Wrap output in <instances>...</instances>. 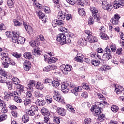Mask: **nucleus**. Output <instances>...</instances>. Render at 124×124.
<instances>
[{"mask_svg": "<svg viewBox=\"0 0 124 124\" xmlns=\"http://www.w3.org/2000/svg\"><path fill=\"white\" fill-rule=\"evenodd\" d=\"M71 90L72 93H74L75 95H78V92L82 91V87L78 86L75 87V85L72 83H68L63 82L61 83V91L64 93H67Z\"/></svg>", "mask_w": 124, "mask_h": 124, "instance_id": "obj_1", "label": "nucleus"}, {"mask_svg": "<svg viewBox=\"0 0 124 124\" xmlns=\"http://www.w3.org/2000/svg\"><path fill=\"white\" fill-rule=\"evenodd\" d=\"M13 42L17 44H24L25 43V38L20 36V33H17L16 31H13Z\"/></svg>", "mask_w": 124, "mask_h": 124, "instance_id": "obj_2", "label": "nucleus"}, {"mask_svg": "<svg viewBox=\"0 0 124 124\" xmlns=\"http://www.w3.org/2000/svg\"><path fill=\"white\" fill-rule=\"evenodd\" d=\"M40 41H45V39L44 36L42 35H38L36 37L35 41H31L30 42V44L31 47H34V48H37L39 47L40 45Z\"/></svg>", "mask_w": 124, "mask_h": 124, "instance_id": "obj_3", "label": "nucleus"}, {"mask_svg": "<svg viewBox=\"0 0 124 124\" xmlns=\"http://www.w3.org/2000/svg\"><path fill=\"white\" fill-rule=\"evenodd\" d=\"M101 105H102V103L96 102L93 107L91 108V110L93 112L94 116H97L101 114Z\"/></svg>", "mask_w": 124, "mask_h": 124, "instance_id": "obj_4", "label": "nucleus"}, {"mask_svg": "<svg viewBox=\"0 0 124 124\" xmlns=\"http://www.w3.org/2000/svg\"><path fill=\"white\" fill-rule=\"evenodd\" d=\"M60 68L61 71H62V73L65 75L68 74V72L71 71L72 69V66L68 64H67L66 65L62 64Z\"/></svg>", "mask_w": 124, "mask_h": 124, "instance_id": "obj_5", "label": "nucleus"}, {"mask_svg": "<svg viewBox=\"0 0 124 124\" xmlns=\"http://www.w3.org/2000/svg\"><path fill=\"white\" fill-rule=\"evenodd\" d=\"M66 37L65 36V35L60 33L57 35L56 40L57 41L60 42L61 45H63L66 43Z\"/></svg>", "mask_w": 124, "mask_h": 124, "instance_id": "obj_6", "label": "nucleus"}, {"mask_svg": "<svg viewBox=\"0 0 124 124\" xmlns=\"http://www.w3.org/2000/svg\"><path fill=\"white\" fill-rule=\"evenodd\" d=\"M102 7L103 9L107 10L108 11H111L113 9V5L109 4L106 0H103L102 2Z\"/></svg>", "mask_w": 124, "mask_h": 124, "instance_id": "obj_7", "label": "nucleus"}, {"mask_svg": "<svg viewBox=\"0 0 124 124\" xmlns=\"http://www.w3.org/2000/svg\"><path fill=\"white\" fill-rule=\"evenodd\" d=\"M0 57H2V58H1V60L2 62H10V58H9L8 53L0 52Z\"/></svg>", "mask_w": 124, "mask_h": 124, "instance_id": "obj_8", "label": "nucleus"}, {"mask_svg": "<svg viewBox=\"0 0 124 124\" xmlns=\"http://www.w3.org/2000/svg\"><path fill=\"white\" fill-rule=\"evenodd\" d=\"M97 57L96 60H93L91 62L92 64L94 66H98L100 64V61H101V56L100 55H97Z\"/></svg>", "mask_w": 124, "mask_h": 124, "instance_id": "obj_9", "label": "nucleus"}, {"mask_svg": "<svg viewBox=\"0 0 124 124\" xmlns=\"http://www.w3.org/2000/svg\"><path fill=\"white\" fill-rule=\"evenodd\" d=\"M55 95L53 96V98L58 102H62L63 101V99L62 98V95L60 94L59 92L57 91H54Z\"/></svg>", "mask_w": 124, "mask_h": 124, "instance_id": "obj_10", "label": "nucleus"}, {"mask_svg": "<svg viewBox=\"0 0 124 124\" xmlns=\"http://www.w3.org/2000/svg\"><path fill=\"white\" fill-rule=\"evenodd\" d=\"M114 92L117 94H121V95H124V88L121 86H118L117 87L116 86Z\"/></svg>", "mask_w": 124, "mask_h": 124, "instance_id": "obj_11", "label": "nucleus"}, {"mask_svg": "<svg viewBox=\"0 0 124 124\" xmlns=\"http://www.w3.org/2000/svg\"><path fill=\"white\" fill-rule=\"evenodd\" d=\"M23 67L24 70L26 71H29V70L31 68V62L27 60L25 61L23 63Z\"/></svg>", "mask_w": 124, "mask_h": 124, "instance_id": "obj_12", "label": "nucleus"}, {"mask_svg": "<svg viewBox=\"0 0 124 124\" xmlns=\"http://www.w3.org/2000/svg\"><path fill=\"white\" fill-rule=\"evenodd\" d=\"M65 17H66V13H65V11H62L58 13V18L59 20H63L64 19H65Z\"/></svg>", "mask_w": 124, "mask_h": 124, "instance_id": "obj_13", "label": "nucleus"}, {"mask_svg": "<svg viewBox=\"0 0 124 124\" xmlns=\"http://www.w3.org/2000/svg\"><path fill=\"white\" fill-rule=\"evenodd\" d=\"M23 26L27 32L29 33V34H31L33 31H32V28L30 26L28 25L26 23L24 22Z\"/></svg>", "mask_w": 124, "mask_h": 124, "instance_id": "obj_14", "label": "nucleus"}, {"mask_svg": "<svg viewBox=\"0 0 124 124\" xmlns=\"http://www.w3.org/2000/svg\"><path fill=\"white\" fill-rule=\"evenodd\" d=\"M35 84L36 82L34 80H30L28 84L29 89L32 92L33 91V87H35Z\"/></svg>", "mask_w": 124, "mask_h": 124, "instance_id": "obj_15", "label": "nucleus"}, {"mask_svg": "<svg viewBox=\"0 0 124 124\" xmlns=\"http://www.w3.org/2000/svg\"><path fill=\"white\" fill-rule=\"evenodd\" d=\"M87 39L90 43L97 42V38L95 36H93V35H91V36H87Z\"/></svg>", "mask_w": 124, "mask_h": 124, "instance_id": "obj_16", "label": "nucleus"}, {"mask_svg": "<svg viewBox=\"0 0 124 124\" xmlns=\"http://www.w3.org/2000/svg\"><path fill=\"white\" fill-rule=\"evenodd\" d=\"M0 75L3 76L6 79H9V73H7L6 71L2 69H0Z\"/></svg>", "mask_w": 124, "mask_h": 124, "instance_id": "obj_17", "label": "nucleus"}, {"mask_svg": "<svg viewBox=\"0 0 124 124\" xmlns=\"http://www.w3.org/2000/svg\"><path fill=\"white\" fill-rule=\"evenodd\" d=\"M24 58L26 59L27 60H31L32 59V55H31V53L29 52H26L24 53L23 54Z\"/></svg>", "mask_w": 124, "mask_h": 124, "instance_id": "obj_18", "label": "nucleus"}, {"mask_svg": "<svg viewBox=\"0 0 124 124\" xmlns=\"http://www.w3.org/2000/svg\"><path fill=\"white\" fill-rule=\"evenodd\" d=\"M58 113L59 115H60V116H65L66 114V111L64 108H61L58 109Z\"/></svg>", "mask_w": 124, "mask_h": 124, "instance_id": "obj_19", "label": "nucleus"}, {"mask_svg": "<svg viewBox=\"0 0 124 124\" xmlns=\"http://www.w3.org/2000/svg\"><path fill=\"white\" fill-rule=\"evenodd\" d=\"M92 16L94 18V19L96 20L97 22H98V23H99V22H100V19H101V17L100 16V15H99L98 13L93 14Z\"/></svg>", "mask_w": 124, "mask_h": 124, "instance_id": "obj_20", "label": "nucleus"}, {"mask_svg": "<svg viewBox=\"0 0 124 124\" xmlns=\"http://www.w3.org/2000/svg\"><path fill=\"white\" fill-rule=\"evenodd\" d=\"M36 88L37 90H43L44 85L42 82L38 81L36 83Z\"/></svg>", "mask_w": 124, "mask_h": 124, "instance_id": "obj_21", "label": "nucleus"}, {"mask_svg": "<svg viewBox=\"0 0 124 124\" xmlns=\"http://www.w3.org/2000/svg\"><path fill=\"white\" fill-rule=\"evenodd\" d=\"M45 99L47 104H50V103H52V102H53V98H52L51 96L48 95H46L45 97Z\"/></svg>", "mask_w": 124, "mask_h": 124, "instance_id": "obj_22", "label": "nucleus"}, {"mask_svg": "<svg viewBox=\"0 0 124 124\" xmlns=\"http://www.w3.org/2000/svg\"><path fill=\"white\" fill-rule=\"evenodd\" d=\"M97 96L98 98L100 99V100H102L101 103L102 105H103V103H105V97L103 96V95L101 93H97Z\"/></svg>", "mask_w": 124, "mask_h": 124, "instance_id": "obj_23", "label": "nucleus"}, {"mask_svg": "<svg viewBox=\"0 0 124 124\" xmlns=\"http://www.w3.org/2000/svg\"><path fill=\"white\" fill-rule=\"evenodd\" d=\"M41 112L44 116H46V115H50V112L48 111V109L45 108H42Z\"/></svg>", "mask_w": 124, "mask_h": 124, "instance_id": "obj_24", "label": "nucleus"}, {"mask_svg": "<svg viewBox=\"0 0 124 124\" xmlns=\"http://www.w3.org/2000/svg\"><path fill=\"white\" fill-rule=\"evenodd\" d=\"M79 43L80 46H86L87 45V40L85 38L80 39L79 40Z\"/></svg>", "mask_w": 124, "mask_h": 124, "instance_id": "obj_25", "label": "nucleus"}, {"mask_svg": "<svg viewBox=\"0 0 124 124\" xmlns=\"http://www.w3.org/2000/svg\"><path fill=\"white\" fill-rule=\"evenodd\" d=\"M22 121L23 123L26 124V123H28L30 121V117L28 115L25 114L22 116Z\"/></svg>", "mask_w": 124, "mask_h": 124, "instance_id": "obj_26", "label": "nucleus"}, {"mask_svg": "<svg viewBox=\"0 0 124 124\" xmlns=\"http://www.w3.org/2000/svg\"><path fill=\"white\" fill-rule=\"evenodd\" d=\"M40 48H39V47H37L36 48H34V53H33V55L34 56H39L40 55Z\"/></svg>", "mask_w": 124, "mask_h": 124, "instance_id": "obj_27", "label": "nucleus"}, {"mask_svg": "<svg viewBox=\"0 0 124 124\" xmlns=\"http://www.w3.org/2000/svg\"><path fill=\"white\" fill-rule=\"evenodd\" d=\"M31 100L28 98H26L24 101V104L26 107L30 106L31 105Z\"/></svg>", "mask_w": 124, "mask_h": 124, "instance_id": "obj_28", "label": "nucleus"}, {"mask_svg": "<svg viewBox=\"0 0 124 124\" xmlns=\"http://www.w3.org/2000/svg\"><path fill=\"white\" fill-rule=\"evenodd\" d=\"M45 103H46V102H45L44 100H39L37 99L36 104L39 105V106H43V105H45Z\"/></svg>", "mask_w": 124, "mask_h": 124, "instance_id": "obj_29", "label": "nucleus"}, {"mask_svg": "<svg viewBox=\"0 0 124 124\" xmlns=\"http://www.w3.org/2000/svg\"><path fill=\"white\" fill-rule=\"evenodd\" d=\"M99 36L101 37V39H104L105 40H107L108 39H109V37L106 33H100L99 34Z\"/></svg>", "mask_w": 124, "mask_h": 124, "instance_id": "obj_30", "label": "nucleus"}, {"mask_svg": "<svg viewBox=\"0 0 124 124\" xmlns=\"http://www.w3.org/2000/svg\"><path fill=\"white\" fill-rule=\"evenodd\" d=\"M32 0V1H34V2H33V5H34V6H35V7H38V8H39V9H41V8H42V5L39 4V3L36 2V0Z\"/></svg>", "mask_w": 124, "mask_h": 124, "instance_id": "obj_31", "label": "nucleus"}, {"mask_svg": "<svg viewBox=\"0 0 124 124\" xmlns=\"http://www.w3.org/2000/svg\"><path fill=\"white\" fill-rule=\"evenodd\" d=\"M14 0H7V4L10 8L14 7Z\"/></svg>", "mask_w": 124, "mask_h": 124, "instance_id": "obj_32", "label": "nucleus"}, {"mask_svg": "<svg viewBox=\"0 0 124 124\" xmlns=\"http://www.w3.org/2000/svg\"><path fill=\"white\" fill-rule=\"evenodd\" d=\"M78 12L79 15L82 16V17H84L85 15H86V12H85L84 9H78Z\"/></svg>", "mask_w": 124, "mask_h": 124, "instance_id": "obj_33", "label": "nucleus"}, {"mask_svg": "<svg viewBox=\"0 0 124 124\" xmlns=\"http://www.w3.org/2000/svg\"><path fill=\"white\" fill-rule=\"evenodd\" d=\"M90 11L92 13V16L93 15V14H95L98 13V10L96 9L95 7H91L90 8Z\"/></svg>", "mask_w": 124, "mask_h": 124, "instance_id": "obj_34", "label": "nucleus"}, {"mask_svg": "<svg viewBox=\"0 0 124 124\" xmlns=\"http://www.w3.org/2000/svg\"><path fill=\"white\" fill-rule=\"evenodd\" d=\"M16 89L20 93H23L24 92V86L22 85L16 84Z\"/></svg>", "mask_w": 124, "mask_h": 124, "instance_id": "obj_35", "label": "nucleus"}, {"mask_svg": "<svg viewBox=\"0 0 124 124\" xmlns=\"http://www.w3.org/2000/svg\"><path fill=\"white\" fill-rule=\"evenodd\" d=\"M25 113L29 116H34V112L31 109H26Z\"/></svg>", "mask_w": 124, "mask_h": 124, "instance_id": "obj_36", "label": "nucleus"}, {"mask_svg": "<svg viewBox=\"0 0 124 124\" xmlns=\"http://www.w3.org/2000/svg\"><path fill=\"white\" fill-rule=\"evenodd\" d=\"M111 109L112 112L116 113L119 110V107L116 105H113L112 106Z\"/></svg>", "mask_w": 124, "mask_h": 124, "instance_id": "obj_37", "label": "nucleus"}, {"mask_svg": "<svg viewBox=\"0 0 124 124\" xmlns=\"http://www.w3.org/2000/svg\"><path fill=\"white\" fill-rule=\"evenodd\" d=\"M5 96H4V100H7V101H8V100L9 99V97L11 96L10 93H8L6 92H4Z\"/></svg>", "mask_w": 124, "mask_h": 124, "instance_id": "obj_38", "label": "nucleus"}, {"mask_svg": "<svg viewBox=\"0 0 124 124\" xmlns=\"http://www.w3.org/2000/svg\"><path fill=\"white\" fill-rule=\"evenodd\" d=\"M48 60L49 61V62H52L53 63H55V62H56L57 61H58V58L56 57H50L48 58Z\"/></svg>", "mask_w": 124, "mask_h": 124, "instance_id": "obj_39", "label": "nucleus"}, {"mask_svg": "<svg viewBox=\"0 0 124 124\" xmlns=\"http://www.w3.org/2000/svg\"><path fill=\"white\" fill-rule=\"evenodd\" d=\"M34 94L35 97H42V96H43V95L40 93V92H39V91H35Z\"/></svg>", "mask_w": 124, "mask_h": 124, "instance_id": "obj_40", "label": "nucleus"}, {"mask_svg": "<svg viewBox=\"0 0 124 124\" xmlns=\"http://www.w3.org/2000/svg\"><path fill=\"white\" fill-rule=\"evenodd\" d=\"M66 108H67V110L72 113H74V108H72V106H70V105H67L66 106Z\"/></svg>", "mask_w": 124, "mask_h": 124, "instance_id": "obj_41", "label": "nucleus"}, {"mask_svg": "<svg viewBox=\"0 0 124 124\" xmlns=\"http://www.w3.org/2000/svg\"><path fill=\"white\" fill-rule=\"evenodd\" d=\"M51 84L53 87H54V88H58V87L60 86V82L55 80L52 81Z\"/></svg>", "mask_w": 124, "mask_h": 124, "instance_id": "obj_42", "label": "nucleus"}, {"mask_svg": "<svg viewBox=\"0 0 124 124\" xmlns=\"http://www.w3.org/2000/svg\"><path fill=\"white\" fill-rule=\"evenodd\" d=\"M7 119V116L6 114H2L0 115V123L5 121Z\"/></svg>", "mask_w": 124, "mask_h": 124, "instance_id": "obj_43", "label": "nucleus"}, {"mask_svg": "<svg viewBox=\"0 0 124 124\" xmlns=\"http://www.w3.org/2000/svg\"><path fill=\"white\" fill-rule=\"evenodd\" d=\"M12 56L14 57H15V58H16L17 59H20L22 56L21 54H18L17 52H13L12 53Z\"/></svg>", "mask_w": 124, "mask_h": 124, "instance_id": "obj_44", "label": "nucleus"}, {"mask_svg": "<svg viewBox=\"0 0 124 124\" xmlns=\"http://www.w3.org/2000/svg\"><path fill=\"white\" fill-rule=\"evenodd\" d=\"M90 57H91V58H93V59H96V58H97V56H100L99 54H97L95 52H91L90 54Z\"/></svg>", "mask_w": 124, "mask_h": 124, "instance_id": "obj_45", "label": "nucleus"}, {"mask_svg": "<svg viewBox=\"0 0 124 124\" xmlns=\"http://www.w3.org/2000/svg\"><path fill=\"white\" fill-rule=\"evenodd\" d=\"M53 122L56 124H59L61 123V118L58 117H53Z\"/></svg>", "mask_w": 124, "mask_h": 124, "instance_id": "obj_46", "label": "nucleus"}, {"mask_svg": "<svg viewBox=\"0 0 124 124\" xmlns=\"http://www.w3.org/2000/svg\"><path fill=\"white\" fill-rule=\"evenodd\" d=\"M103 57L104 58H105L106 60H107L108 61L112 58V56L111 55L110 53H105L104 54Z\"/></svg>", "mask_w": 124, "mask_h": 124, "instance_id": "obj_47", "label": "nucleus"}, {"mask_svg": "<svg viewBox=\"0 0 124 124\" xmlns=\"http://www.w3.org/2000/svg\"><path fill=\"white\" fill-rule=\"evenodd\" d=\"M99 34H100V33L103 34L105 32H106V29H105V28H104V26H102L99 29Z\"/></svg>", "mask_w": 124, "mask_h": 124, "instance_id": "obj_48", "label": "nucleus"}, {"mask_svg": "<svg viewBox=\"0 0 124 124\" xmlns=\"http://www.w3.org/2000/svg\"><path fill=\"white\" fill-rule=\"evenodd\" d=\"M12 81L13 82V83L15 84V85H18V84H19V79L16 77H13L12 78Z\"/></svg>", "mask_w": 124, "mask_h": 124, "instance_id": "obj_49", "label": "nucleus"}, {"mask_svg": "<svg viewBox=\"0 0 124 124\" xmlns=\"http://www.w3.org/2000/svg\"><path fill=\"white\" fill-rule=\"evenodd\" d=\"M83 59H84V56H77V57L76 58V60L77 62H82Z\"/></svg>", "mask_w": 124, "mask_h": 124, "instance_id": "obj_50", "label": "nucleus"}, {"mask_svg": "<svg viewBox=\"0 0 124 124\" xmlns=\"http://www.w3.org/2000/svg\"><path fill=\"white\" fill-rule=\"evenodd\" d=\"M26 98H29V99L32 100L33 99V96H32V94L30 92H29L26 94Z\"/></svg>", "mask_w": 124, "mask_h": 124, "instance_id": "obj_51", "label": "nucleus"}, {"mask_svg": "<svg viewBox=\"0 0 124 124\" xmlns=\"http://www.w3.org/2000/svg\"><path fill=\"white\" fill-rule=\"evenodd\" d=\"M14 23L15 27H20L22 25V23L16 19L14 20Z\"/></svg>", "mask_w": 124, "mask_h": 124, "instance_id": "obj_52", "label": "nucleus"}, {"mask_svg": "<svg viewBox=\"0 0 124 124\" xmlns=\"http://www.w3.org/2000/svg\"><path fill=\"white\" fill-rule=\"evenodd\" d=\"M6 85L9 90H12V89H13V84H12V82H6Z\"/></svg>", "mask_w": 124, "mask_h": 124, "instance_id": "obj_53", "label": "nucleus"}, {"mask_svg": "<svg viewBox=\"0 0 124 124\" xmlns=\"http://www.w3.org/2000/svg\"><path fill=\"white\" fill-rule=\"evenodd\" d=\"M14 100H15V101L17 103H21V102H22V99H21V98H19L18 96H15Z\"/></svg>", "mask_w": 124, "mask_h": 124, "instance_id": "obj_54", "label": "nucleus"}, {"mask_svg": "<svg viewBox=\"0 0 124 124\" xmlns=\"http://www.w3.org/2000/svg\"><path fill=\"white\" fill-rule=\"evenodd\" d=\"M3 62L2 63L3 67L4 68H7L9 66V62H6V61H3Z\"/></svg>", "mask_w": 124, "mask_h": 124, "instance_id": "obj_55", "label": "nucleus"}, {"mask_svg": "<svg viewBox=\"0 0 124 124\" xmlns=\"http://www.w3.org/2000/svg\"><path fill=\"white\" fill-rule=\"evenodd\" d=\"M89 25H93L94 23V21L93 20V18L92 16L89 17L88 20Z\"/></svg>", "mask_w": 124, "mask_h": 124, "instance_id": "obj_56", "label": "nucleus"}, {"mask_svg": "<svg viewBox=\"0 0 124 124\" xmlns=\"http://www.w3.org/2000/svg\"><path fill=\"white\" fill-rule=\"evenodd\" d=\"M30 109L33 112H36V111H38V108L36 106H32L31 107Z\"/></svg>", "mask_w": 124, "mask_h": 124, "instance_id": "obj_57", "label": "nucleus"}, {"mask_svg": "<svg viewBox=\"0 0 124 124\" xmlns=\"http://www.w3.org/2000/svg\"><path fill=\"white\" fill-rule=\"evenodd\" d=\"M91 123H92V120L91 119V118H85L83 124H91Z\"/></svg>", "mask_w": 124, "mask_h": 124, "instance_id": "obj_58", "label": "nucleus"}, {"mask_svg": "<svg viewBox=\"0 0 124 124\" xmlns=\"http://www.w3.org/2000/svg\"><path fill=\"white\" fill-rule=\"evenodd\" d=\"M44 123H46V124H48V123H50V118L49 116H45L44 117Z\"/></svg>", "mask_w": 124, "mask_h": 124, "instance_id": "obj_59", "label": "nucleus"}, {"mask_svg": "<svg viewBox=\"0 0 124 124\" xmlns=\"http://www.w3.org/2000/svg\"><path fill=\"white\" fill-rule=\"evenodd\" d=\"M110 48L112 52H113V53H115V52H116V49H117V47H116V45L115 44L111 45Z\"/></svg>", "mask_w": 124, "mask_h": 124, "instance_id": "obj_60", "label": "nucleus"}, {"mask_svg": "<svg viewBox=\"0 0 124 124\" xmlns=\"http://www.w3.org/2000/svg\"><path fill=\"white\" fill-rule=\"evenodd\" d=\"M59 31H62V32H67V31H68V30L64 27L59 28Z\"/></svg>", "mask_w": 124, "mask_h": 124, "instance_id": "obj_61", "label": "nucleus"}, {"mask_svg": "<svg viewBox=\"0 0 124 124\" xmlns=\"http://www.w3.org/2000/svg\"><path fill=\"white\" fill-rule=\"evenodd\" d=\"M56 22H57V25L60 27H62V26H63V21H62V20L61 19H59V20H56Z\"/></svg>", "mask_w": 124, "mask_h": 124, "instance_id": "obj_62", "label": "nucleus"}, {"mask_svg": "<svg viewBox=\"0 0 124 124\" xmlns=\"http://www.w3.org/2000/svg\"><path fill=\"white\" fill-rule=\"evenodd\" d=\"M110 22H111L113 25H118L119 23V21L114 18L111 19V20H110Z\"/></svg>", "mask_w": 124, "mask_h": 124, "instance_id": "obj_63", "label": "nucleus"}, {"mask_svg": "<svg viewBox=\"0 0 124 124\" xmlns=\"http://www.w3.org/2000/svg\"><path fill=\"white\" fill-rule=\"evenodd\" d=\"M118 4L121 7L124 6V0H118Z\"/></svg>", "mask_w": 124, "mask_h": 124, "instance_id": "obj_64", "label": "nucleus"}]
</instances>
